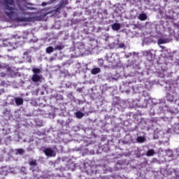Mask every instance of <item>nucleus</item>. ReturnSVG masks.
Returning <instances> with one entry per match:
<instances>
[{"instance_id": "nucleus-8", "label": "nucleus", "mask_w": 179, "mask_h": 179, "mask_svg": "<svg viewBox=\"0 0 179 179\" xmlns=\"http://www.w3.org/2000/svg\"><path fill=\"white\" fill-rule=\"evenodd\" d=\"M15 101L17 106H22L23 104V99L22 98H15Z\"/></svg>"}, {"instance_id": "nucleus-14", "label": "nucleus", "mask_w": 179, "mask_h": 179, "mask_svg": "<svg viewBox=\"0 0 179 179\" xmlns=\"http://www.w3.org/2000/svg\"><path fill=\"white\" fill-rule=\"evenodd\" d=\"M32 72H34V73L37 75V73H40V72H41V70H40V69L33 68Z\"/></svg>"}, {"instance_id": "nucleus-6", "label": "nucleus", "mask_w": 179, "mask_h": 179, "mask_svg": "<svg viewBox=\"0 0 179 179\" xmlns=\"http://www.w3.org/2000/svg\"><path fill=\"white\" fill-rule=\"evenodd\" d=\"M112 29L115 31H118V30H120L121 29V24L119 23H115V24H112Z\"/></svg>"}, {"instance_id": "nucleus-9", "label": "nucleus", "mask_w": 179, "mask_h": 179, "mask_svg": "<svg viewBox=\"0 0 179 179\" xmlns=\"http://www.w3.org/2000/svg\"><path fill=\"white\" fill-rule=\"evenodd\" d=\"M76 116L78 119L83 118V117H85V113L81 111H78L76 113Z\"/></svg>"}, {"instance_id": "nucleus-18", "label": "nucleus", "mask_w": 179, "mask_h": 179, "mask_svg": "<svg viewBox=\"0 0 179 179\" xmlns=\"http://www.w3.org/2000/svg\"><path fill=\"white\" fill-rule=\"evenodd\" d=\"M167 99L169 101H173L174 100V98L173 97V96L168 94L167 95Z\"/></svg>"}, {"instance_id": "nucleus-5", "label": "nucleus", "mask_w": 179, "mask_h": 179, "mask_svg": "<svg viewBox=\"0 0 179 179\" xmlns=\"http://www.w3.org/2000/svg\"><path fill=\"white\" fill-rule=\"evenodd\" d=\"M143 55H145V57H147V58H148V59H152V58H153V54H152V50H145L143 52Z\"/></svg>"}, {"instance_id": "nucleus-16", "label": "nucleus", "mask_w": 179, "mask_h": 179, "mask_svg": "<svg viewBox=\"0 0 179 179\" xmlns=\"http://www.w3.org/2000/svg\"><path fill=\"white\" fill-rule=\"evenodd\" d=\"M29 164H30V166H37V162L36 160L32 159V160L29 161Z\"/></svg>"}, {"instance_id": "nucleus-15", "label": "nucleus", "mask_w": 179, "mask_h": 179, "mask_svg": "<svg viewBox=\"0 0 179 179\" xmlns=\"http://www.w3.org/2000/svg\"><path fill=\"white\" fill-rule=\"evenodd\" d=\"M147 156H153L155 155V150H150L147 152Z\"/></svg>"}, {"instance_id": "nucleus-24", "label": "nucleus", "mask_w": 179, "mask_h": 179, "mask_svg": "<svg viewBox=\"0 0 179 179\" xmlns=\"http://www.w3.org/2000/svg\"><path fill=\"white\" fill-rule=\"evenodd\" d=\"M0 68H2V64H0Z\"/></svg>"}, {"instance_id": "nucleus-20", "label": "nucleus", "mask_w": 179, "mask_h": 179, "mask_svg": "<svg viewBox=\"0 0 179 179\" xmlns=\"http://www.w3.org/2000/svg\"><path fill=\"white\" fill-rule=\"evenodd\" d=\"M62 48H64L63 45H57L55 47V50H62Z\"/></svg>"}, {"instance_id": "nucleus-7", "label": "nucleus", "mask_w": 179, "mask_h": 179, "mask_svg": "<svg viewBox=\"0 0 179 179\" xmlns=\"http://www.w3.org/2000/svg\"><path fill=\"white\" fill-rule=\"evenodd\" d=\"M100 68H94L92 69L91 73L92 75H97V73H100Z\"/></svg>"}, {"instance_id": "nucleus-12", "label": "nucleus", "mask_w": 179, "mask_h": 179, "mask_svg": "<svg viewBox=\"0 0 179 179\" xmlns=\"http://www.w3.org/2000/svg\"><path fill=\"white\" fill-rule=\"evenodd\" d=\"M137 141L139 142L140 143H143V142H145V137H143V136H138L137 138Z\"/></svg>"}, {"instance_id": "nucleus-2", "label": "nucleus", "mask_w": 179, "mask_h": 179, "mask_svg": "<svg viewBox=\"0 0 179 179\" xmlns=\"http://www.w3.org/2000/svg\"><path fill=\"white\" fill-rule=\"evenodd\" d=\"M42 79H43V76L38 75V74H34L31 78V80L34 83H37L38 82H41Z\"/></svg>"}, {"instance_id": "nucleus-25", "label": "nucleus", "mask_w": 179, "mask_h": 179, "mask_svg": "<svg viewBox=\"0 0 179 179\" xmlns=\"http://www.w3.org/2000/svg\"><path fill=\"white\" fill-rule=\"evenodd\" d=\"M178 178H179V175H178Z\"/></svg>"}, {"instance_id": "nucleus-19", "label": "nucleus", "mask_w": 179, "mask_h": 179, "mask_svg": "<svg viewBox=\"0 0 179 179\" xmlns=\"http://www.w3.org/2000/svg\"><path fill=\"white\" fill-rule=\"evenodd\" d=\"M17 152L19 155H23V153L24 152V151H23V149H18L17 150Z\"/></svg>"}, {"instance_id": "nucleus-21", "label": "nucleus", "mask_w": 179, "mask_h": 179, "mask_svg": "<svg viewBox=\"0 0 179 179\" xmlns=\"http://www.w3.org/2000/svg\"><path fill=\"white\" fill-rule=\"evenodd\" d=\"M124 47H125V44L124 43H120L119 44V48H124Z\"/></svg>"}, {"instance_id": "nucleus-3", "label": "nucleus", "mask_w": 179, "mask_h": 179, "mask_svg": "<svg viewBox=\"0 0 179 179\" xmlns=\"http://www.w3.org/2000/svg\"><path fill=\"white\" fill-rule=\"evenodd\" d=\"M43 152L46 156H50V157H52L56 155L55 150L51 148H46Z\"/></svg>"}, {"instance_id": "nucleus-10", "label": "nucleus", "mask_w": 179, "mask_h": 179, "mask_svg": "<svg viewBox=\"0 0 179 179\" xmlns=\"http://www.w3.org/2000/svg\"><path fill=\"white\" fill-rule=\"evenodd\" d=\"M167 43V39L165 38H159L158 39L157 44L160 45V44H166Z\"/></svg>"}, {"instance_id": "nucleus-4", "label": "nucleus", "mask_w": 179, "mask_h": 179, "mask_svg": "<svg viewBox=\"0 0 179 179\" xmlns=\"http://www.w3.org/2000/svg\"><path fill=\"white\" fill-rule=\"evenodd\" d=\"M137 19L141 20V22H145V20H148V15L145 13H141L138 15Z\"/></svg>"}, {"instance_id": "nucleus-13", "label": "nucleus", "mask_w": 179, "mask_h": 179, "mask_svg": "<svg viewBox=\"0 0 179 179\" xmlns=\"http://www.w3.org/2000/svg\"><path fill=\"white\" fill-rule=\"evenodd\" d=\"M66 5H68V0H62V1L60 2V6L63 7Z\"/></svg>"}, {"instance_id": "nucleus-1", "label": "nucleus", "mask_w": 179, "mask_h": 179, "mask_svg": "<svg viewBox=\"0 0 179 179\" xmlns=\"http://www.w3.org/2000/svg\"><path fill=\"white\" fill-rule=\"evenodd\" d=\"M0 3L5 6V13L10 19H14L17 22H30L31 20L30 17H20L26 15L24 11L11 7L13 6V0H3L0 1Z\"/></svg>"}, {"instance_id": "nucleus-22", "label": "nucleus", "mask_w": 179, "mask_h": 179, "mask_svg": "<svg viewBox=\"0 0 179 179\" xmlns=\"http://www.w3.org/2000/svg\"><path fill=\"white\" fill-rule=\"evenodd\" d=\"M45 5H47V3L45 2L42 3V6H45Z\"/></svg>"}, {"instance_id": "nucleus-11", "label": "nucleus", "mask_w": 179, "mask_h": 179, "mask_svg": "<svg viewBox=\"0 0 179 179\" xmlns=\"http://www.w3.org/2000/svg\"><path fill=\"white\" fill-rule=\"evenodd\" d=\"M51 52H54V48H52V46H49L46 48V53L51 54Z\"/></svg>"}, {"instance_id": "nucleus-17", "label": "nucleus", "mask_w": 179, "mask_h": 179, "mask_svg": "<svg viewBox=\"0 0 179 179\" xmlns=\"http://www.w3.org/2000/svg\"><path fill=\"white\" fill-rule=\"evenodd\" d=\"M98 64L99 65V66H103V64H104V61L101 59H98Z\"/></svg>"}, {"instance_id": "nucleus-23", "label": "nucleus", "mask_w": 179, "mask_h": 179, "mask_svg": "<svg viewBox=\"0 0 179 179\" xmlns=\"http://www.w3.org/2000/svg\"><path fill=\"white\" fill-rule=\"evenodd\" d=\"M159 37H160V36L158 35V36H157V38H159Z\"/></svg>"}]
</instances>
